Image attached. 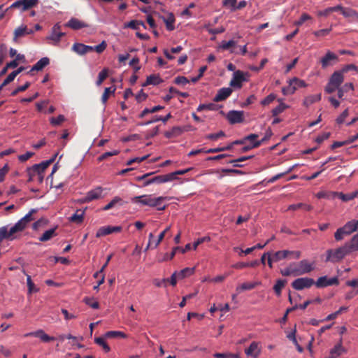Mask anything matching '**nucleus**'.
Here are the masks:
<instances>
[{"label": "nucleus", "mask_w": 358, "mask_h": 358, "mask_svg": "<svg viewBox=\"0 0 358 358\" xmlns=\"http://www.w3.org/2000/svg\"><path fill=\"white\" fill-rule=\"evenodd\" d=\"M56 157L57 154L48 160L42 162L38 164H34L33 166L27 168V173L28 176V181L41 184L43 181L45 169L54 162Z\"/></svg>", "instance_id": "f257e3e1"}, {"label": "nucleus", "mask_w": 358, "mask_h": 358, "mask_svg": "<svg viewBox=\"0 0 358 358\" xmlns=\"http://www.w3.org/2000/svg\"><path fill=\"white\" fill-rule=\"evenodd\" d=\"M166 199L164 196L152 197V195H141L131 198V202L134 203H139L143 206H148L150 207H156L158 210H164L166 206L162 203Z\"/></svg>", "instance_id": "f03ea898"}, {"label": "nucleus", "mask_w": 358, "mask_h": 358, "mask_svg": "<svg viewBox=\"0 0 358 358\" xmlns=\"http://www.w3.org/2000/svg\"><path fill=\"white\" fill-rule=\"evenodd\" d=\"M350 253L345 245L336 249H329L326 252L327 257L325 262L332 263L338 262Z\"/></svg>", "instance_id": "7ed1b4c3"}, {"label": "nucleus", "mask_w": 358, "mask_h": 358, "mask_svg": "<svg viewBox=\"0 0 358 358\" xmlns=\"http://www.w3.org/2000/svg\"><path fill=\"white\" fill-rule=\"evenodd\" d=\"M358 229V220H352L348 222L343 227L338 228L335 232L334 237L337 241L343 239L345 236H348L356 231Z\"/></svg>", "instance_id": "20e7f679"}, {"label": "nucleus", "mask_w": 358, "mask_h": 358, "mask_svg": "<svg viewBox=\"0 0 358 358\" xmlns=\"http://www.w3.org/2000/svg\"><path fill=\"white\" fill-rule=\"evenodd\" d=\"M152 174L153 173H148L143 176H137L136 179L138 181H143V187H146L153 183L161 184L170 181V176H166V174L150 178Z\"/></svg>", "instance_id": "39448f33"}, {"label": "nucleus", "mask_w": 358, "mask_h": 358, "mask_svg": "<svg viewBox=\"0 0 358 358\" xmlns=\"http://www.w3.org/2000/svg\"><path fill=\"white\" fill-rule=\"evenodd\" d=\"M313 285H315L314 280L307 277L297 278L292 282V287L296 290L310 288Z\"/></svg>", "instance_id": "423d86ee"}, {"label": "nucleus", "mask_w": 358, "mask_h": 358, "mask_svg": "<svg viewBox=\"0 0 358 358\" xmlns=\"http://www.w3.org/2000/svg\"><path fill=\"white\" fill-rule=\"evenodd\" d=\"M65 35V33L61 31V25L57 23L52 28L51 34L47 36L48 41H51L50 44L55 45L58 43L61 38Z\"/></svg>", "instance_id": "0eeeda50"}, {"label": "nucleus", "mask_w": 358, "mask_h": 358, "mask_svg": "<svg viewBox=\"0 0 358 358\" xmlns=\"http://www.w3.org/2000/svg\"><path fill=\"white\" fill-rule=\"evenodd\" d=\"M315 286L317 288H323L328 286L338 285L339 280L338 277H333L328 278L327 276L320 277L316 282H315Z\"/></svg>", "instance_id": "6e6552de"}, {"label": "nucleus", "mask_w": 358, "mask_h": 358, "mask_svg": "<svg viewBox=\"0 0 358 358\" xmlns=\"http://www.w3.org/2000/svg\"><path fill=\"white\" fill-rule=\"evenodd\" d=\"M122 231V227L120 226H104L100 227L96 234V237L99 238L104 236L112 233H118Z\"/></svg>", "instance_id": "1a4fd4ad"}, {"label": "nucleus", "mask_w": 358, "mask_h": 358, "mask_svg": "<svg viewBox=\"0 0 358 358\" xmlns=\"http://www.w3.org/2000/svg\"><path fill=\"white\" fill-rule=\"evenodd\" d=\"M227 118L231 124L241 123L244 120L243 111L230 110L227 113Z\"/></svg>", "instance_id": "9d476101"}, {"label": "nucleus", "mask_w": 358, "mask_h": 358, "mask_svg": "<svg viewBox=\"0 0 358 358\" xmlns=\"http://www.w3.org/2000/svg\"><path fill=\"white\" fill-rule=\"evenodd\" d=\"M299 266L300 268V272L299 273L301 275L314 271L315 267V262H310L308 259H303L299 262Z\"/></svg>", "instance_id": "9b49d317"}, {"label": "nucleus", "mask_w": 358, "mask_h": 358, "mask_svg": "<svg viewBox=\"0 0 358 358\" xmlns=\"http://www.w3.org/2000/svg\"><path fill=\"white\" fill-rule=\"evenodd\" d=\"M338 59V56L335 53L328 51L321 59L322 67L326 69L327 66H331L333 64L332 62H337Z\"/></svg>", "instance_id": "f8f14e48"}, {"label": "nucleus", "mask_w": 358, "mask_h": 358, "mask_svg": "<svg viewBox=\"0 0 358 358\" xmlns=\"http://www.w3.org/2000/svg\"><path fill=\"white\" fill-rule=\"evenodd\" d=\"M233 90L230 87H223L217 91V94L213 98L215 102H220L227 99L232 93Z\"/></svg>", "instance_id": "ddd939ff"}, {"label": "nucleus", "mask_w": 358, "mask_h": 358, "mask_svg": "<svg viewBox=\"0 0 358 358\" xmlns=\"http://www.w3.org/2000/svg\"><path fill=\"white\" fill-rule=\"evenodd\" d=\"M102 192H103L102 187H97L96 188L89 191L86 194V196L84 198L83 201L85 202H90L93 200L98 199L101 196Z\"/></svg>", "instance_id": "4468645a"}, {"label": "nucleus", "mask_w": 358, "mask_h": 358, "mask_svg": "<svg viewBox=\"0 0 358 358\" xmlns=\"http://www.w3.org/2000/svg\"><path fill=\"white\" fill-rule=\"evenodd\" d=\"M244 80V76L243 72L241 71H236L234 72L232 79L230 81V86L233 87L241 88L242 86V82Z\"/></svg>", "instance_id": "2eb2a0df"}, {"label": "nucleus", "mask_w": 358, "mask_h": 358, "mask_svg": "<svg viewBox=\"0 0 358 358\" xmlns=\"http://www.w3.org/2000/svg\"><path fill=\"white\" fill-rule=\"evenodd\" d=\"M66 26L73 30H78L82 28L87 27L88 24L77 18L72 17L68 21Z\"/></svg>", "instance_id": "dca6fc26"}, {"label": "nucleus", "mask_w": 358, "mask_h": 358, "mask_svg": "<svg viewBox=\"0 0 358 358\" xmlns=\"http://www.w3.org/2000/svg\"><path fill=\"white\" fill-rule=\"evenodd\" d=\"M34 336L35 337L39 338L42 341L45 342V343L55 340V337L48 336L43 330H38L36 331L26 334L24 335V336Z\"/></svg>", "instance_id": "f3484780"}, {"label": "nucleus", "mask_w": 358, "mask_h": 358, "mask_svg": "<svg viewBox=\"0 0 358 358\" xmlns=\"http://www.w3.org/2000/svg\"><path fill=\"white\" fill-rule=\"evenodd\" d=\"M245 353L248 356L257 358L260 354V349L258 347V343L257 342H252L250 346L245 350Z\"/></svg>", "instance_id": "a211bd4d"}, {"label": "nucleus", "mask_w": 358, "mask_h": 358, "mask_svg": "<svg viewBox=\"0 0 358 358\" xmlns=\"http://www.w3.org/2000/svg\"><path fill=\"white\" fill-rule=\"evenodd\" d=\"M329 80L331 81V85L341 87V85L343 83L344 80L343 73L341 71H335L331 76Z\"/></svg>", "instance_id": "6ab92c4d"}, {"label": "nucleus", "mask_w": 358, "mask_h": 358, "mask_svg": "<svg viewBox=\"0 0 358 358\" xmlns=\"http://www.w3.org/2000/svg\"><path fill=\"white\" fill-rule=\"evenodd\" d=\"M185 129L179 126L172 127L170 130L164 132V136L167 138H175L180 136Z\"/></svg>", "instance_id": "aec40b11"}, {"label": "nucleus", "mask_w": 358, "mask_h": 358, "mask_svg": "<svg viewBox=\"0 0 358 358\" xmlns=\"http://www.w3.org/2000/svg\"><path fill=\"white\" fill-rule=\"evenodd\" d=\"M22 231V218L18 220V222L13 227H11L8 229V234L10 238V240H13L15 238V234L17 232Z\"/></svg>", "instance_id": "412c9836"}, {"label": "nucleus", "mask_w": 358, "mask_h": 358, "mask_svg": "<svg viewBox=\"0 0 358 358\" xmlns=\"http://www.w3.org/2000/svg\"><path fill=\"white\" fill-rule=\"evenodd\" d=\"M289 253L288 250H283L274 252H272L271 256L273 257V259H274V262H278L282 259L289 258Z\"/></svg>", "instance_id": "4be33fe9"}, {"label": "nucleus", "mask_w": 358, "mask_h": 358, "mask_svg": "<svg viewBox=\"0 0 358 358\" xmlns=\"http://www.w3.org/2000/svg\"><path fill=\"white\" fill-rule=\"evenodd\" d=\"M336 197L339 198L343 201H349L354 199L356 197H358V190L348 194L337 192Z\"/></svg>", "instance_id": "5701e85b"}, {"label": "nucleus", "mask_w": 358, "mask_h": 358, "mask_svg": "<svg viewBox=\"0 0 358 358\" xmlns=\"http://www.w3.org/2000/svg\"><path fill=\"white\" fill-rule=\"evenodd\" d=\"M345 245L350 252L358 251V233L354 235L351 240Z\"/></svg>", "instance_id": "b1692460"}, {"label": "nucleus", "mask_w": 358, "mask_h": 358, "mask_svg": "<svg viewBox=\"0 0 358 358\" xmlns=\"http://www.w3.org/2000/svg\"><path fill=\"white\" fill-rule=\"evenodd\" d=\"M21 71H22V66H20L17 69V71H14L13 72H11L7 77L6 78L3 80V82L2 83V84L0 85V91L2 90V88L7 85L8 84H9L10 83H11L14 79L16 77V76L20 73Z\"/></svg>", "instance_id": "393cba45"}, {"label": "nucleus", "mask_w": 358, "mask_h": 358, "mask_svg": "<svg viewBox=\"0 0 358 358\" xmlns=\"http://www.w3.org/2000/svg\"><path fill=\"white\" fill-rule=\"evenodd\" d=\"M163 82L162 79L157 75L152 74L147 77L145 83L143 86H147L150 85H157Z\"/></svg>", "instance_id": "a878e982"}, {"label": "nucleus", "mask_w": 358, "mask_h": 358, "mask_svg": "<svg viewBox=\"0 0 358 358\" xmlns=\"http://www.w3.org/2000/svg\"><path fill=\"white\" fill-rule=\"evenodd\" d=\"M56 229H57V227L45 231L42 234V236L39 238V241L41 242H45V241L50 240L52 238L56 236H57Z\"/></svg>", "instance_id": "bb28decb"}, {"label": "nucleus", "mask_w": 358, "mask_h": 358, "mask_svg": "<svg viewBox=\"0 0 358 358\" xmlns=\"http://www.w3.org/2000/svg\"><path fill=\"white\" fill-rule=\"evenodd\" d=\"M320 99H321L320 94L310 95V96H306L304 99L303 104V106H305L306 107L308 108L313 103L320 101Z\"/></svg>", "instance_id": "cd10ccee"}, {"label": "nucleus", "mask_w": 358, "mask_h": 358, "mask_svg": "<svg viewBox=\"0 0 358 358\" xmlns=\"http://www.w3.org/2000/svg\"><path fill=\"white\" fill-rule=\"evenodd\" d=\"M341 14L345 17H357L358 19V12L350 8H344L341 6V8L338 9Z\"/></svg>", "instance_id": "c85d7f7f"}, {"label": "nucleus", "mask_w": 358, "mask_h": 358, "mask_svg": "<svg viewBox=\"0 0 358 358\" xmlns=\"http://www.w3.org/2000/svg\"><path fill=\"white\" fill-rule=\"evenodd\" d=\"M341 8V5H337L334 7H329L323 10H319L317 12L318 17H327L331 13L338 11V9Z\"/></svg>", "instance_id": "c756f323"}, {"label": "nucleus", "mask_w": 358, "mask_h": 358, "mask_svg": "<svg viewBox=\"0 0 358 358\" xmlns=\"http://www.w3.org/2000/svg\"><path fill=\"white\" fill-rule=\"evenodd\" d=\"M259 282H244L236 287V291L241 292L245 290H251L254 289Z\"/></svg>", "instance_id": "7c9ffc66"}, {"label": "nucleus", "mask_w": 358, "mask_h": 358, "mask_svg": "<svg viewBox=\"0 0 358 358\" xmlns=\"http://www.w3.org/2000/svg\"><path fill=\"white\" fill-rule=\"evenodd\" d=\"M337 192H325L321 191L317 192V197L318 199H334L336 198Z\"/></svg>", "instance_id": "2f4dec72"}, {"label": "nucleus", "mask_w": 358, "mask_h": 358, "mask_svg": "<svg viewBox=\"0 0 358 358\" xmlns=\"http://www.w3.org/2000/svg\"><path fill=\"white\" fill-rule=\"evenodd\" d=\"M116 88L115 87H106L104 92L101 96V102L103 105H106L109 96L113 94L115 92Z\"/></svg>", "instance_id": "473e14b6"}, {"label": "nucleus", "mask_w": 358, "mask_h": 358, "mask_svg": "<svg viewBox=\"0 0 358 358\" xmlns=\"http://www.w3.org/2000/svg\"><path fill=\"white\" fill-rule=\"evenodd\" d=\"M49 59L48 57H43L38 61L34 66L31 68V71H40L42 70L45 66L49 64Z\"/></svg>", "instance_id": "72a5a7b5"}, {"label": "nucleus", "mask_w": 358, "mask_h": 358, "mask_svg": "<svg viewBox=\"0 0 358 358\" xmlns=\"http://www.w3.org/2000/svg\"><path fill=\"white\" fill-rule=\"evenodd\" d=\"M117 204L122 206V199L119 196H115L107 205L103 208V210H108L116 206Z\"/></svg>", "instance_id": "f704fd0d"}, {"label": "nucleus", "mask_w": 358, "mask_h": 358, "mask_svg": "<svg viewBox=\"0 0 358 358\" xmlns=\"http://www.w3.org/2000/svg\"><path fill=\"white\" fill-rule=\"evenodd\" d=\"M85 210H77L76 212L70 217V220L73 222L80 223L83 220Z\"/></svg>", "instance_id": "c9c22d12"}, {"label": "nucleus", "mask_w": 358, "mask_h": 358, "mask_svg": "<svg viewBox=\"0 0 358 358\" xmlns=\"http://www.w3.org/2000/svg\"><path fill=\"white\" fill-rule=\"evenodd\" d=\"M300 208H303L304 210H306L307 211H310L313 209V206L310 205L306 204V203H296V204H292V205L289 206V207H288L289 210H296Z\"/></svg>", "instance_id": "e433bc0d"}, {"label": "nucleus", "mask_w": 358, "mask_h": 358, "mask_svg": "<svg viewBox=\"0 0 358 358\" xmlns=\"http://www.w3.org/2000/svg\"><path fill=\"white\" fill-rule=\"evenodd\" d=\"M286 283V280L279 279L276 281L275 285L273 286V290L277 296H280L282 289L285 287Z\"/></svg>", "instance_id": "4c0bfd02"}, {"label": "nucleus", "mask_w": 358, "mask_h": 358, "mask_svg": "<svg viewBox=\"0 0 358 358\" xmlns=\"http://www.w3.org/2000/svg\"><path fill=\"white\" fill-rule=\"evenodd\" d=\"M220 108V106H219L218 105L213 103H208V104H200L197 107L196 110L198 112H201L203 110H217Z\"/></svg>", "instance_id": "58836bf2"}, {"label": "nucleus", "mask_w": 358, "mask_h": 358, "mask_svg": "<svg viewBox=\"0 0 358 358\" xmlns=\"http://www.w3.org/2000/svg\"><path fill=\"white\" fill-rule=\"evenodd\" d=\"M194 272V268H185L180 271L179 272H177L178 273V279H183L187 276L192 275Z\"/></svg>", "instance_id": "ea45409f"}, {"label": "nucleus", "mask_w": 358, "mask_h": 358, "mask_svg": "<svg viewBox=\"0 0 358 358\" xmlns=\"http://www.w3.org/2000/svg\"><path fill=\"white\" fill-rule=\"evenodd\" d=\"M85 45L80 43H76L72 46V50L80 55L86 54Z\"/></svg>", "instance_id": "a19ab883"}, {"label": "nucleus", "mask_w": 358, "mask_h": 358, "mask_svg": "<svg viewBox=\"0 0 358 358\" xmlns=\"http://www.w3.org/2000/svg\"><path fill=\"white\" fill-rule=\"evenodd\" d=\"M27 284L28 287V294H31L32 293H36L38 292V288L35 285V284L32 282L31 276H27Z\"/></svg>", "instance_id": "79ce46f5"}, {"label": "nucleus", "mask_w": 358, "mask_h": 358, "mask_svg": "<svg viewBox=\"0 0 358 358\" xmlns=\"http://www.w3.org/2000/svg\"><path fill=\"white\" fill-rule=\"evenodd\" d=\"M344 351V348L342 346L341 341L339 343L336 345L334 348H332L330 351V355H331L334 358H336L338 356L341 355V353Z\"/></svg>", "instance_id": "37998d69"}, {"label": "nucleus", "mask_w": 358, "mask_h": 358, "mask_svg": "<svg viewBox=\"0 0 358 358\" xmlns=\"http://www.w3.org/2000/svg\"><path fill=\"white\" fill-rule=\"evenodd\" d=\"M48 224V220L44 218L38 219L36 222L32 224L31 227L34 230H38L41 228L45 227Z\"/></svg>", "instance_id": "c03bdc74"}, {"label": "nucleus", "mask_w": 358, "mask_h": 358, "mask_svg": "<svg viewBox=\"0 0 358 358\" xmlns=\"http://www.w3.org/2000/svg\"><path fill=\"white\" fill-rule=\"evenodd\" d=\"M140 25L143 26L144 28H146V26L143 22L138 20H131L125 25V27H129L132 29L137 30L138 29Z\"/></svg>", "instance_id": "a18cd8bd"}, {"label": "nucleus", "mask_w": 358, "mask_h": 358, "mask_svg": "<svg viewBox=\"0 0 358 358\" xmlns=\"http://www.w3.org/2000/svg\"><path fill=\"white\" fill-rule=\"evenodd\" d=\"M296 91V87L294 86V83H292V80H290L289 81V85L287 87H284L282 89V92L284 95L292 94Z\"/></svg>", "instance_id": "49530a36"}, {"label": "nucleus", "mask_w": 358, "mask_h": 358, "mask_svg": "<svg viewBox=\"0 0 358 358\" xmlns=\"http://www.w3.org/2000/svg\"><path fill=\"white\" fill-rule=\"evenodd\" d=\"M108 69H103L102 71H101L98 76V79L96 82V84L97 86H100L103 80L108 77Z\"/></svg>", "instance_id": "de8ad7c7"}, {"label": "nucleus", "mask_w": 358, "mask_h": 358, "mask_svg": "<svg viewBox=\"0 0 358 358\" xmlns=\"http://www.w3.org/2000/svg\"><path fill=\"white\" fill-rule=\"evenodd\" d=\"M164 22L166 24V29L169 31H172L174 29L173 24L175 22V17L173 14L171 13L166 19H164Z\"/></svg>", "instance_id": "09e8293b"}, {"label": "nucleus", "mask_w": 358, "mask_h": 358, "mask_svg": "<svg viewBox=\"0 0 358 358\" xmlns=\"http://www.w3.org/2000/svg\"><path fill=\"white\" fill-rule=\"evenodd\" d=\"M236 45V42L234 40H230L229 41H222L221 44L220 45V48L223 50H228L231 48H233Z\"/></svg>", "instance_id": "8fccbe9b"}, {"label": "nucleus", "mask_w": 358, "mask_h": 358, "mask_svg": "<svg viewBox=\"0 0 358 358\" xmlns=\"http://www.w3.org/2000/svg\"><path fill=\"white\" fill-rule=\"evenodd\" d=\"M94 342L97 345L101 346L106 352H108L110 350V348L106 343L105 339L103 338H102V337L95 338Z\"/></svg>", "instance_id": "3c124183"}, {"label": "nucleus", "mask_w": 358, "mask_h": 358, "mask_svg": "<svg viewBox=\"0 0 358 358\" xmlns=\"http://www.w3.org/2000/svg\"><path fill=\"white\" fill-rule=\"evenodd\" d=\"M120 153V151L117 150H114L110 152H106L103 154L101 155L98 158L97 160L99 162H102L106 159H108L109 157L117 155Z\"/></svg>", "instance_id": "603ef678"}, {"label": "nucleus", "mask_w": 358, "mask_h": 358, "mask_svg": "<svg viewBox=\"0 0 358 358\" xmlns=\"http://www.w3.org/2000/svg\"><path fill=\"white\" fill-rule=\"evenodd\" d=\"M287 108L288 106L285 103L281 102L278 106H276L272 110V115L277 116L278 115L282 113Z\"/></svg>", "instance_id": "864d4df0"}, {"label": "nucleus", "mask_w": 358, "mask_h": 358, "mask_svg": "<svg viewBox=\"0 0 358 358\" xmlns=\"http://www.w3.org/2000/svg\"><path fill=\"white\" fill-rule=\"evenodd\" d=\"M37 213V210L32 209L28 214L24 216V229L28 222L36 219L34 215Z\"/></svg>", "instance_id": "5fc2aeb1"}, {"label": "nucleus", "mask_w": 358, "mask_h": 358, "mask_svg": "<svg viewBox=\"0 0 358 358\" xmlns=\"http://www.w3.org/2000/svg\"><path fill=\"white\" fill-rule=\"evenodd\" d=\"M171 229V227H167L162 232H161L159 234V236H157V239L156 241H154V248H156L159 245V243L162 241V240L164 239L166 234Z\"/></svg>", "instance_id": "6e6d98bb"}, {"label": "nucleus", "mask_w": 358, "mask_h": 358, "mask_svg": "<svg viewBox=\"0 0 358 358\" xmlns=\"http://www.w3.org/2000/svg\"><path fill=\"white\" fill-rule=\"evenodd\" d=\"M38 0H24L23 8L24 12L28 10L29 8L36 6L38 3Z\"/></svg>", "instance_id": "4d7b16f0"}, {"label": "nucleus", "mask_w": 358, "mask_h": 358, "mask_svg": "<svg viewBox=\"0 0 358 358\" xmlns=\"http://www.w3.org/2000/svg\"><path fill=\"white\" fill-rule=\"evenodd\" d=\"M3 239L10 240V236L8 234V229L7 226L0 227V243Z\"/></svg>", "instance_id": "13d9d810"}, {"label": "nucleus", "mask_w": 358, "mask_h": 358, "mask_svg": "<svg viewBox=\"0 0 358 358\" xmlns=\"http://www.w3.org/2000/svg\"><path fill=\"white\" fill-rule=\"evenodd\" d=\"M106 336L107 338H115L120 336L121 338H127V335L122 331H110L106 333Z\"/></svg>", "instance_id": "bf43d9fd"}, {"label": "nucleus", "mask_w": 358, "mask_h": 358, "mask_svg": "<svg viewBox=\"0 0 358 358\" xmlns=\"http://www.w3.org/2000/svg\"><path fill=\"white\" fill-rule=\"evenodd\" d=\"M191 169H192V168H189V169H186L184 170L176 171L175 172L168 173V174H166V176H170V181H171L176 178L177 175H184V174L187 173V172H189Z\"/></svg>", "instance_id": "052dcab7"}, {"label": "nucleus", "mask_w": 358, "mask_h": 358, "mask_svg": "<svg viewBox=\"0 0 358 358\" xmlns=\"http://www.w3.org/2000/svg\"><path fill=\"white\" fill-rule=\"evenodd\" d=\"M84 301L87 305H88L89 306H90L91 308H92L94 309H98L99 307V302L96 301H93L92 299L85 297L84 299Z\"/></svg>", "instance_id": "680f3d73"}, {"label": "nucleus", "mask_w": 358, "mask_h": 358, "mask_svg": "<svg viewBox=\"0 0 358 358\" xmlns=\"http://www.w3.org/2000/svg\"><path fill=\"white\" fill-rule=\"evenodd\" d=\"M65 120V117L63 115H59L57 117H51L50 123L54 125H59Z\"/></svg>", "instance_id": "e2e57ef3"}, {"label": "nucleus", "mask_w": 358, "mask_h": 358, "mask_svg": "<svg viewBox=\"0 0 358 358\" xmlns=\"http://www.w3.org/2000/svg\"><path fill=\"white\" fill-rule=\"evenodd\" d=\"M312 19L311 16L306 13H302L300 19L295 22V25L296 26H301L302 25L306 20Z\"/></svg>", "instance_id": "0e129e2a"}, {"label": "nucleus", "mask_w": 358, "mask_h": 358, "mask_svg": "<svg viewBox=\"0 0 358 358\" xmlns=\"http://www.w3.org/2000/svg\"><path fill=\"white\" fill-rule=\"evenodd\" d=\"M276 98V96L274 94H270L265 99H264L261 101V104L262 106H267L272 103Z\"/></svg>", "instance_id": "69168bd1"}, {"label": "nucleus", "mask_w": 358, "mask_h": 358, "mask_svg": "<svg viewBox=\"0 0 358 358\" xmlns=\"http://www.w3.org/2000/svg\"><path fill=\"white\" fill-rule=\"evenodd\" d=\"M237 3V0H224L223 6L229 8L231 11H235L234 8H236V4Z\"/></svg>", "instance_id": "338daca9"}, {"label": "nucleus", "mask_w": 358, "mask_h": 358, "mask_svg": "<svg viewBox=\"0 0 358 358\" xmlns=\"http://www.w3.org/2000/svg\"><path fill=\"white\" fill-rule=\"evenodd\" d=\"M224 136H225V133L224 131H219L218 133H216V134H208L206 136V138L209 139V140L216 141V140H217L218 138H220L221 137H224Z\"/></svg>", "instance_id": "774afa93"}]
</instances>
